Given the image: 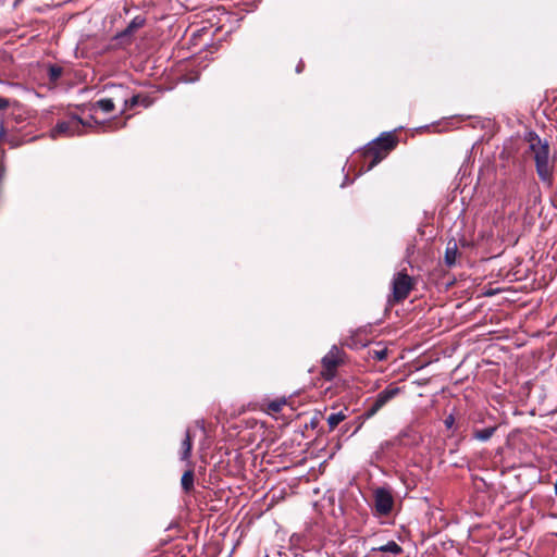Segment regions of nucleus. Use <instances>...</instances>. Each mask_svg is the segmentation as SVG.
Here are the masks:
<instances>
[{
    "label": "nucleus",
    "instance_id": "obj_1",
    "mask_svg": "<svg viewBox=\"0 0 557 557\" xmlns=\"http://www.w3.org/2000/svg\"><path fill=\"white\" fill-rule=\"evenodd\" d=\"M529 143V151L535 163L536 174L540 181L547 186L553 184V175L555 169V156L550 153V147L547 140L541 139L540 136L530 132L527 136Z\"/></svg>",
    "mask_w": 557,
    "mask_h": 557
},
{
    "label": "nucleus",
    "instance_id": "obj_2",
    "mask_svg": "<svg viewBox=\"0 0 557 557\" xmlns=\"http://www.w3.org/2000/svg\"><path fill=\"white\" fill-rule=\"evenodd\" d=\"M397 144L394 135L386 134L372 141L364 151V156L371 159L369 170L381 162Z\"/></svg>",
    "mask_w": 557,
    "mask_h": 557
},
{
    "label": "nucleus",
    "instance_id": "obj_3",
    "mask_svg": "<svg viewBox=\"0 0 557 557\" xmlns=\"http://www.w3.org/2000/svg\"><path fill=\"white\" fill-rule=\"evenodd\" d=\"M401 393V388L396 384H389L385 389L380 392L372 400L368 401L367 408L360 416V419L368 420L374 417L383 407L397 397Z\"/></svg>",
    "mask_w": 557,
    "mask_h": 557
},
{
    "label": "nucleus",
    "instance_id": "obj_4",
    "mask_svg": "<svg viewBox=\"0 0 557 557\" xmlns=\"http://www.w3.org/2000/svg\"><path fill=\"white\" fill-rule=\"evenodd\" d=\"M346 361V354L337 346H332L327 354L321 360L320 374L325 381H332L337 373V369Z\"/></svg>",
    "mask_w": 557,
    "mask_h": 557
},
{
    "label": "nucleus",
    "instance_id": "obj_5",
    "mask_svg": "<svg viewBox=\"0 0 557 557\" xmlns=\"http://www.w3.org/2000/svg\"><path fill=\"white\" fill-rule=\"evenodd\" d=\"M89 124L77 115H70L66 120L59 121L51 129L50 136L53 139L59 137L79 136L84 133V128Z\"/></svg>",
    "mask_w": 557,
    "mask_h": 557
},
{
    "label": "nucleus",
    "instance_id": "obj_6",
    "mask_svg": "<svg viewBox=\"0 0 557 557\" xmlns=\"http://www.w3.org/2000/svg\"><path fill=\"white\" fill-rule=\"evenodd\" d=\"M414 286V280L406 272V270L398 271L394 274L392 280V296L388 301L396 304L405 300Z\"/></svg>",
    "mask_w": 557,
    "mask_h": 557
},
{
    "label": "nucleus",
    "instance_id": "obj_7",
    "mask_svg": "<svg viewBox=\"0 0 557 557\" xmlns=\"http://www.w3.org/2000/svg\"><path fill=\"white\" fill-rule=\"evenodd\" d=\"M375 509L380 515H388L394 505L391 492L384 487L376 488L374 492Z\"/></svg>",
    "mask_w": 557,
    "mask_h": 557
},
{
    "label": "nucleus",
    "instance_id": "obj_8",
    "mask_svg": "<svg viewBox=\"0 0 557 557\" xmlns=\"http://www.w3.org/2000/svg\"><path fill=\"white\" fill-rule=\"evenodd\" d=\"M371 552H382V553H387V554H392V555H399L403 553V548L395 541H389L384 545H381L377 547H372Z\"/></svg>",
    "mask_w": 557,
    "mask_h": 557
},
{
    "label": "nucleus",
    "instance_id": "obj_9",
    "mask_svg": "<svg viewBox=\"0 0 557 557\" xmlns=\"http://www.w3.org/2000/svg\"><path fill=\"white\" fill-rule=\"evenodd\" d=\"M458 248L456 242L451 240L447 244L445 251V263L453 267L456 263Z\"/></svg>",
    "mask_w": 557,
    "mask_h": 557
},
{
    "label": "nucleus",
    "instance_id": "obj_10",
    "mask_svg": "<svg viewBox=\"0 0 557 557\" xmlns=\"http://www.w3.org/2000/svg\"><path fill=\"white\" fill-rule=\"evenodd\" d=\"M191 447H193V440H191L190 432L187 430L185 438L182 442V453H181L182 460L189 459L190 453H191Z\"/></svg>",
    "mask_w": 557,
    "mask_h": 557
},
{
    "label": "nucleus",
    "instance_id": "obj_11",
    "mask_svg": "<svg viewBox=\"0 0 557 557\" xmlns=\"http://www.w3.org/2000/svg\"><path fill=\"white\" fill-rule=\"evenodd\" d=\"M194 476H195L194 470H191V469H188L182 475L181 484H182L183 490L186 493H189L194 488Z\"/></svg>",
    "mask_w": 557,
    "mask_h": 557
},
{
    "label": "nucleus",
    "instance_id": "obj_12",
    "mask_svg": "<svg viewBox=\"0 0 557 557\" xmlns=\"http://www.w3.org/2000/svg\"><path fill=\"white\" fill-rule=\"evenodd\" d=\"M495 431H496L495 426H490V428H485L482 430H475L473 432V437L478 441L485 442V441H488L493 436Z\"/></svg>",
    "mask_w": 557,
    "mask_h": 557
},
{
    "label": "nucleus",
    "instance_id": "obj_13",
    "mask_svg": "<svg viewBox=\"0 0 557 557\" xmlns=\"http://www.w3.org/2000/svg\"><path fill=\"white\" fill-rule=\"evenodd\" d=\"M138 104L149 106L147 98H141L139 95H134L131 99L124 100V110L132 109Z\"/></svg>",
    "mask_w": 557,
    "mask_h": 557
},
{
    "label": "nucleus",
    "instance_id": "obj_14",
    "mask_svg": "<svg viewBox=\"0 0 557 557\" xmlns=\"http://www.w3.org/2000/svg\"><path fill=\"white\" fill-rule=\"evenodd\" d=\"M346 419V414L344 411H338L336 413H332L327 417V424L330 431H333L341 422Z\"/></svg>",
    "mask_w": 557,
    "mask_h": 557
},
{
    "label": "nucleus",
    "instance_id": "obj_15",
    "mask_svg": "<svg viewBox=\"0 0 557 557\" xmlns=\"http://www.w3.org/2000/svg\"><path fill=\"white\" fill-rule=\"evenodd\" d=\"M144 24H145V18H143L140 16H136L135 18H133V21L126 27V29L121 34V36L131 35L136 29L143 27Z\"/></svg>",
    "mask_w": 557,
    "mask_h": 557
},
{
    "label": "nucleus",
    "instance_id": "obj_16",
    "mask_svg": "<svg viewBox=\"0 0 557 557\" xmlns=\"http://www.w3.org/2000/svg\"><path fill=\"white\" fill-rule=\"evenodd\" d=\"M285 405H286L285 398H278V399L272 400L267 405V411L269 413H277V412L282 411V409Z\"/></svg>",
    "mask_w": 557,
    "mask_h": 557
},
{
    "label": "nucleus",
    "instance_id": "obj_17",
    "mask_svg": "<svg viewBox=\"0 0 557 557\" xmlns=\"http://www.w3.org/2000/svg\"><path fill=\"white\" fill-rule=\"evenodd\" d=\"M94 106L103 111L104 113L112 112L115 107L111 98L100 99Z\"/></svg>",
    "mask_w": 557,
    "mask_h": 557
},
{
    "label": "nucleus",
    "instance_id": "obj_18",
    "mask_svg": "<svg viewBox=\"0 0 557 557\" xmlns=\"http://www.w3.org/2000/svg\"><path fill=\"white\" fill-rule=\"evenodd\" d=\"M63 70L58 65H50L48 69L49 79L55 83L62 76Z\"/></svg>",
    "mask_w": 557,
    "mask_h": 557
},
{
    "label": "nucleus",
    "instance_id": "obj_19",
    "mask_svg": "<svg viewBox=\"0 0 557 557\" xmlns=\"http://www.w3.org/2000/svg\"><path fill=\"white\" fill-rule=\"evenodd\" d=\"M371 356H372V358H374L379 361L385 360L387 357V349L383 348V349H379V350H373L371 352Z\"/></svg>",
    "mask_w": 557,
    "mask_h": 557
},
{
    "label": "nucleus",
    "instance_id": "obj_20",
    "mask_svg": "<svg viewBox=\"0 0 557 557\" xmlns=\"http://www.w3.org/2000/svg\"><path fill=\"white\" fill-rule=\"evenodd\" d=\"M10 107V100L4 97H0V111H3Z\"/></svg>",
    "mask_w": 557,
    "mask_h": 557
},
{
    "label": "nucleus",
    "instance_id": "obj_21",
    "mask_svg": "<svg viewBox=\"0 0 557 557\" xmlns=\"http://www.w3.org/2000/svg\"><path fill=\"white\" fill-rule=\"evenodd\" d=\"M454 421H455L454 417H453V416H448V417L445 419V425H446L447 428H451V426H453V424H454Z\"/></svg>",
    "mask_w": 557,
    "mask_h": 557
},
{
    "label": "nucleus",
    "instance_id": "obj_22",
    "mask_svg": "<svg viewBox=\"0 0 557 557\" xmlns=\"http://www.w3.org/2000/svg\"><path fill=\"white\" fill-rule=\"evenodd\" d=\"M5 135V129L3 125L0 126V139Z\"/></svg>",
    "mask_w": 557,
    "mask_h": 557
}]
</instances>
